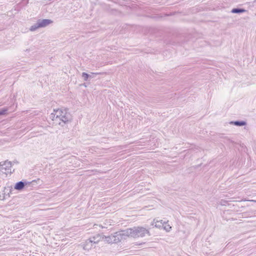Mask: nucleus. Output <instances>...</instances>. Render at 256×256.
I'll return each mask as SVG.
<instances>
[{"mask_svg": "<svg viewBox=\"0 0 256 256\" xmlns=\"http://www.w3.org/2000/svg\"><path fill=\"white\" fill-rule=\"evenodd\" d=\"M89 76H90V75L86 73V72H82V77L84 78V80H87Z\"/></svg>", "mask_w": 256, "mask_h": 256, "instance_id": "obj_15", "label": "nucleus"}, {"mask_svg": "<svg viewBox=\"0 0 256 256\" xmlns=\"http://www.w3.org/2000/svg\"><path fill=\"white\" fill-rule=\"evenodd\" d=\"M230 123L233 124L236 126H243L246 124V122L244 121L232 122Z\"/></svg>", "mask_w": 256, "mask_h": 256, "instance_id": "obj_12", "label": "nucleus"}, {"mask_svg": "<svg viewBox=\"0 0 256 256\" xmlns=\"http://www.w3.org/2000/svg\"><path fill=\"white\" fill-rule=\"evenodd\" d=\"M38 22V26H40V28H44L48 26L50 24L52 23V21L48 19H40L37 20Z\"/></svg>", "mask_w": 256, "mask_h": 256, "instance_id": "obj_5", "label": "nucleus"}, {"mask_svg": "<svg viewBox=\"0 0 256 256\" xmlns=\"http://www.w3.org/2000/svg\"><path fill=\"white\" fill-rule=\"evenodd\" d=\"M26 184V183H24L22 181L19 182L16 184L14 189L20 190L24 188Z\"/></svg>", "mask_w": 256, "mask_h": 256, "instance_id": "obj_8", "label": "nucleus"}, {"mask_svg": "<svg viewBox=\"0 0 256 256\" xmlns=\"http://www.w3.org/2000/svg\"><path fill=\"white\" fill-rule=\"evenodd\" d=\"M93 244L92 240L88 239L86 240L82 244V246L84 250H88L92 248Z\"/></svg>", "mask_w": 256, "mask_h": 256, "instance_id": "obj_6", "label": "nucleus"}, {"mask_svg": "<svg viewBox=\"0 0 256 256\" xmlns=\"http://www.w3.org/2000/svg\"><path fill=\"white\" fill-rule=\"evenodd\" d=\"M164 228L166 232H170L172 228V227L169 224H167L164 226Z\"/></svg>", "mask_w": 256, "mask_h": 256, "instance_id": "obj_16", "label": "nucleus"}, {"mask_svg": "<svg viewBox=\"0 0 256 256\" xmlns=\"http://www.w3.org/2000/svg\"><path fill=\"white\" fill-rule=\"evenodd\" d=\"M226 203V202L225 200H221V201L220 202V204L222 206H225Z\"/></svg>", "mask_w": 256, "mask_h": 256, "instance_id": "obj_18", "label": "nucleus"}, {"mask_svg": "<svg viewBox=\"0 0 256 256\" xmlns=\"http://www.w3.org/2000/svg\"><path fill=\"white\" fill-rule=\"evenodd\" d=\"M89 78H94V76H92V75H90V76H89Z\"/></svg>", "mask_w": 256, "mask_h": 256, "instance_id": "obj_21", "label": "nucleus"}, {"mask_svg": "<svg viewBox=\"0 0 256 256\" xmlns=\"http://www.w3.org/2000/svg\"><path fill=\"white\" fill-rule=\"evenodd\" d=\"M101 74V73H98V72L92 73V75H94V74L96 75V74Z\"/></svg>", "mask_w": 256, "mask_h": 256, "instance_id": "obj_19", "label": "nucleus"}, {"mask_svg": "<svg viewBox=\"0 0 256 256\" xmlns=\"http://www.w3.org/2000/svg\"><path fill=\"white\" fill-rule=\"evenodd\" d=\"M132 229V238L144 237L146 234L150 236L149 230L142 226H135Z\"/></svg>", "mask_w": 256, "mask_h": 256, "instance_id": "obj_2", "label": "nucleus"}, {"mask_svg": "<svg viewBox=\"0 0 256 256\" xmlns=\"http://www.w3.org/2000/svg\"><path fill=\"white\" fill-rule=\"evenodd\" d=\"M102 238H104V240L108 244L114 243V242H113L114 234L108 236H104V237H102Z\"/></svg>", "mask_w": 256, "mask_h": 256, "instance_id": "obj_11", "label": "nucleus"}, {"mask_svg": "<svg viewBox=\"0 0 256 256\" xmlns=\"http://www.w3.org/2000/svg\"><path fill=\"white\" fill-rule=\"evenodd\" d=\"M120 234L118 232H116L114 234V240L113 242H114V243H118V242H120L122 240V238L120 236Z\"/></svg>", "mask_w": 256, "mask_h": 256, "instance_id": "obj_10", "label": "nucleus"}, {"mask_svg": "<svg viewBox=\"0 0 256 256\" xmlns=\"http://www.w3.org/2000/svg\"><path fill=\"white\" fill-rule=\"evenodd\" d=\"M100 226L102 228H104V226Z\"/></svg>", "mask_w": 256, "mask_h": 256, "instance_id": "obj_22", "label": "nucleus"}, {"mask_svg": "<svg viewBox=\"0 0 256 256\" xmlns=\"http://www.w3.org/2000/svg\"><path fill=\"white\" fill-rule=\"evenodd\" d=\"M0 170L5 174L12 173V162L6 160L0 162Z\"/></svg>", "mask_w": 256, "mask_h": 256, "instance_id": "obj_3", "label": "nucleus"}, {"mask_svg": "<svg viewBox=\"0 0 256 256\" xmlns=\"http://www.w3.org/2000/svg\"><path fill=\"white\" fill-rule=\"evenodd\" d=\"M120 234V236L122 240H126L128 237L132 238V229L131 228H127L124 230L118 232Z\"/></svg>", "mask_w": 256, "mask_h": 256, "instance_id": "obj_4", "label": "nucleus"}, {"mask_svg": "<svg viewBox=\"0 0 256 256\" xmlns=\"http://www.w3.org/2000/svg\"><path fill=\"white\" fill-rule=\"evenodd\" d=\"M6 110H0V116L4 114Z\"/></svg>", "mask_w": 256, "mask_h": 256, "instance_id": "obj_17", "label": "nucleus"}, {"mask_svg": "<svg viewBox=\"0 0 256 256\" xmlns=\"http://www.w3.org/2000/svg\"><path fill=\"white\" fill-rule=\"evenodd\" d=\"M248 201H251V202H256V200H248Z\"/></svg>", "mask_w": 256, "mask_h": 256, "instance_id": "obj_20", "label": "nucleus"}, {"mask_svg": "<svg viewBox=\"0 0 256 256\" xmlns=\"http://www.w3.org/2000/svg\"><path fill=\"white\" fill-rule=\"evenodd\" d=\"M165 222H163L162 220H156V219L154 220L153 222L152 223V225L154 224V226L158 228H160L164 226V224Z\"/></svg>", "mask_w": 256, "mask_h": 256, "instance_id": "obj_7", "label": "nucleus"}, {"mask_svg": "<svg viewBox=\"0 0 256 256\" xmlns=\"http://www.w3.org/2000/svg\"><path fill=\"white\" fill-rule=\"evenodd\" d=\"M102 237L100 234H97L96 236H94L92 238H90V240H92V242L93 244H98L100 240Z\"/></svg>", "mask_w": 256, "mask_h": 256, "instance_id": "obj_9", "label": "nucleus"}, {"mask_svg": "<svg viewBox=\"0 0 256 256\" xmlns=\"http://www.w3.org/2000/svg\"><path fill=\"white\" fill-rule=\"evenodd\" d=\"M38 26V22H36L35 24L31 26V27L30 28V30L33 32L36 30L38 28H40V26Z\"/></svg>", "mask_w": 256, "mask_h": 256, "instance_id": "obj_14", "label": "nucleus"}, {"mask_svg": "<svg viewBox=\"0 0 256 256\" xmlns=\"http://www.w3.org/2000/svg\"><path fill=\"white\" fill-rule=\"evenodd\" d=\"M246 11V10H245L242 9V8H233L232 10V12L234 13V14H238V13L244 12Z\"/></svg>", "mask_w": 256, "mask_h": 256, "instance_id": "obj_13", "label": "nucleus"}, {"mask_svg": "<svg viewBox=\"0 0 256 256\" xmlns=\"http://www.w3.org/2000/svg\"><path fill=\"white\" fill-rule=\"evenodd\" d=\"M51 118L53 120L58 118L64 123L70 120V114L67 112L66 110L58 109L54 110V113L51 114Z\"/></svg>", "mask_w": 256, "mask_h": 256, "instance_id": "obj_1", "label": "nucleus"}]
</instances>
